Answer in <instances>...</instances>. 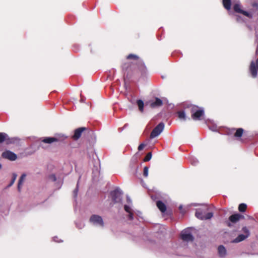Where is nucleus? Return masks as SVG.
<instances>
[{
	"label": "nucleus",
	"mask_w": 258,
	"mask_h": 258,
	"mask_svg": "<svg viewBox=\"0 0 258 258\" xmlns=\"http://www.w3.org/2000/svg\"><path fill=\"white\" fill-rule=\"evenodd\" d=\"M183 107L185 110H188L190 112L191 118L194 120L200 119L204 113L203 108L196 105L185 103L183 104Z\"/></svg>",
	"instance_id": "obj_1"
},
{
	"label": "nucleus",
	"mask_w": 258,
	"mask_h": 258,
	"mask_svg": "<svg viewBox=\"0 0 258 258\" xmlns=\"http://www.w3.org/2000/svg\"><path fill=\"white\" fill-rule=\"evenodd\" d=\"M208 211L207 207L198 209L196 210L195 216L197 218L202 220L210 219L213 216V213L208 212Z\"/></svg>",
	"instance_id": "obj_2"
},
{
	"label": "nucleus",
	"mask_w": 258,
	"mask_h": 258,
	"mask_svg": "<svg viewBox=\"0 0 258 258\" xmlns=\"http://www.w3.org/2000/svg\"><path fill=\"white\" fill-rule=\"evenodd\" d=\"M164 128V124L163 122L159 123L151 132L150 138L153 139L159 136Z\"/></svg>",
	"instance_id": "obj_3"
},
{
	"label": "nucleus",
	"mask_w": 258,
	"mask_h": 258,
	"mask_svg": "<svg viewBox=\"0 0 258 258\" xmlns=\"http://www.w3.org/2000/svg\"><path fill=\"white\" fill-rule=\"evenodd\" d=\"M122 195V191L118 188H116L110 192L112 200L114 203H119L121 201Z\"/></svg>",
	"instance_id": "obj_4"
},
{
	"label": "nucleus",
	"mask_w": 258,
	"mask_h": 258,
	"mask_svg": "<svg viewBox=\"0 0 258 258\" xmlns=\"http://www.w3.org/2000/svg\"><path fill=\"white\" fill-rule=\"evenodd\" d=\"M249 72L252 78H255L257 75L258 58L255 61H251L249 66Z\"/></svg>",
	"instance_id": "obj_5"
},
{
	"label": "nucleus",
	"mask_w": 258,
	"mask_h": 258,
	"mask_svg": "<svg viewBox=\"0 0 258 258\" xmlns=\"http://www.w3.org/2000/svg\"><path fill=\"white\" fill-rule=\"evenodd\" d=\"M2 157L13 161H15L17 159V155L10 150H6L2 154Z\"/></svg>",
	"instance_id": "obj_6"
},
{
	"label": "nucleus",
	"mask_w": 258,
	"mask_h": 258,
	"mask_svg": "<svg viewBox=\"0 0 258 258\" xmlns=\"http://www.w3.org/2000/svg\"><path fill=\"white\" fill-rule=\"evenodd\" d=\"M90 221L94 225L104 226V222L102 217L97 215H92L90 218Z\"/></svg>",
	"instance_id": "obj_7"
},
{
	"label": "nucleus",
	"mask_w": 258,
	"mask_h": 258,
	"mask_svg": "<svg viewBox=\"0 0 258 258\" xmlns=\"http://www.w3.org/2000/svg\"><path fill=\"white\" fill-rule=\"evenodd\" d=\"M88 130V128L85 127H79L75 130L74 134L72 138L74 140L77 141L81 137L83 132Z\"/></svg>",
	"instance_id": "obj_8"
},
{
	"label": "nucleus",
	"mask_w": 258,
	"mask_h": 258,
	"mask_svg": "<svg viewBox=\"0 0 258 258\" xmlns=\"http://www.w3.org/2000/svg\"><path fill=\"white\" fill-rule=\"evenodd\" d=\"M233 10L235 12L242 14L243 15H244L245 16H246L249 18L251 19L253 17L252 14H251L246 11L242 10L241 9L240 5L239 4H235L233 6Z\"/></svg>",
	"instance_id": "obj_9"
},
{
	"label": "nucleus",
	"mask_w": 258,
	"mask_h": 258,
	"mask_svg": "<svg viewBox=\"0 0 258 258\" xmlns=\"http://www.w3.org/2000/svg\"><path fill=\"white\" fill-rule=\"evenodd\" d=\"M180 237L182 240L186 242L192 241L194 239L191 233H187L186 232H182L181 234Z\"/></svg>",
	"instance_id": "obj_10"
},
{
	"label": "nucleus",
	"mask_w": 258,
	"mask_h": 258,
	"mask_svg": "<svg viewBox=\"0 0 258 258\" xmlns=\"http://www.w3.org/2000/svg\"><path fill=\"white\" fill-rule=\"evenodd\" d=\"M242 218H243V216L240 214H234L229 217V220L230 222L235 223Z\"/></svg>",
	"instance_id": "obj_11"
},
{
	"label": "nucleus",
	"mask_w": 258,
	"mask_h": 258,
	"mask_svg": "<svg viewBox=\"0 0 258 258\" xmlns=\"http://www.w3.org/2000/svg\"><path fill=\"white\" fill-rule=\"evenodd\" d=\"M163 105V101L161 99L156 97L155 101L150 102V106L152 108L161 106Z\"/></svg>",
	"instance_id": "obj_12"
},
{
	"label": "nucleus",
	"mask_w": 258,
	"mask_h": 258,
	"mask_svg": "<svg viewBox=\"0 0 258 258\" xmlns=\"http://www.w3.org/2000/svg\"><path fill=\"white\" fill-rule=\"evenodd\" d=\"M218 252L219 256L221 257H225L227 254V250L225 247L222 245H220L218 246Z\"/></svg>",
	"instance_id": "obj_13"
},
{
	"label": "nucleus",
	"mask_w": 258,
	"mask_h": 258,
	"mask_svg": "<svg viewBox=\"0 0 258 258\" xmlns=\"http://www.w3.org/2000/svg\"><path fill=\"white\" fill-rule=\"evenodd\" d=\"M156 206L162 213H165L166 211L167 207L166 205L161 201L156 202Z\"/></svg>",
	"instance_id": "obj_14"
},
{
	"label": "nucleus",
	"mask_w": 258,
	"mask_h": 258,
	"mask_svg": "<svg viewBox=\"0 0 258 258\" xmlns=\"http://www.w3.org/2000/svg\"><path fill=\"white\" fill-rule=\"evenodd\" d=\"M59 140L55 137H46L42 140V142L46 144H51L54 142H58Z\"/></svg>",
	"instance_id": "obj_15"
},
{
	"label": "nucleus",
	"mask_w": 258,
	"mask_h": 258,
	"mask_svg": "<svg viewBox=\"0 0 258 258\" xmlns=\"http://www.w3.org/2000/svg\"><path fill=\"white\" fill-rule=\"evenodd\" d=\"M248 236V234H246V235L243 234L239 235L235 239H234L232 242L234 243H238L244 240L245 238H246Z\"/></svg>",
	"instance_id": "obj_16"
},
{
	"label": "nucleus",
	"mask_w": 258,
	"mask_h": 258,
	"mask_svg": "<svg viewBox=\"0 0 258 258\" xmlns=\"http://www.w3.org/2000/svg\"><path fill=\"white\" fill-rule=\"evenodd\" d=\"M222 3L224 8L227 10H229L231 8V0H222Z\"/></svg>",
	"instance_id": "obj_17"
},
{
	"label": "nucleus",
	"mask_w": 258,
	"mask_h": 258,
	"mask_svg": "<svg viewBox=\"0 0 258 258\" xmlns=\"http://www.w3.org/2000/svg\"><path fill=\"white\" fill-rule=\"evenodd\" d=\"M244 130L242 128H238L236 129L235 133H234V137L236 138H240L242 137L243 134Z\"/></svg>",
	"instance_id": "obj_18"
},
{
	"label": "nucleus",
	"mask_w": 258,
	"mask_h": 258,
	"mask_svg": "<svg viewBox=\"0 0 258 258\" xmlns=\"http://www.w3.org/2000/svg\"><path fill=\"white\" fill-rule=\"evenodd\" d=\"M25 177H26V174H23L19 180L18 184V190H19V191H21V185H22V183H23L24 180L25 179Z\"/></svg>",
	"instance_id": "obj_19"
},
{
	"label": "nucleus",
	"mask_w": 258,
	"mask_h": 258,
	"mask_svg": "<svg viewBox=\"0 0 258 258\" xmlns=\"http://www.w3.org/2000/svg\"><path fill=\"white\" fill-rule=\"evenodd\" d=\"M178 117L179 119L185 120L186 119L185 113L184 111H179L177 112Z\"/></svg>",
	"instance_id": "obj_20"
},
{
	"label": "nucleus",
	"mask_w": 258,
	"mask_h": 258,
	"mask_svg": "<svg viewBox=\"0 0 258 258\" xmlns=\"http://www.w3.org/2000/svg\"><path fill=\"white\" fill-rule=\"evenodd\" d=\"M247 208V205L245 204H240L238 206V210L240 212H244Z\"/></svg>",
	"instance_id": "obj_21"
},
{
	"label": "nucleus",
	"mask_w": 258,
	"mask_h": 258,
	"mask_svg": "<svg viewBox=\"0 0 258 258\" xmlns=\"http://www.w3.org/2000/svg\"><path fill=\"white\" fill-rule=\"evenodd\" d=\"M137 104L140 111L143 112L144 110V102L142 100H138L137 101Z\"/></svg>",
	"instance_id": "obj_22"
},
{
	"label": "nucleus",
	"mask_w": 258,
	"mask_h": 258,
	"mask_svg": "<svg viewBox=\"0 0 258 258\" xmlns=\"http://www.w3.org/2000/svg\"><path fill=\"white\" fill-rule=\"evenodd\" d=\"M7 134L5 133H0V143H2L7 139Z\"/></svg>",
	"instance_id": "obj_23"
},
{
	"label": "nucleus",
	"mask_w": 258,
	"mask_h": 258,
	"mask_svg": "<svg viewBox=\"0 0 258 258\" xmlns=\"http://www.w3.org/2000/svg\"><path fill=\"white\" fill-rule=\"evenodd\" d=\"M126 58L127 59L138 60L139 57L136 54H130L127 56Z\"/></svg>",
	"instance_id": "obj_24"
},
{
	"label": "nucleus",
	"mask_w": 258,
	"mask_h": 258,
	"mask_svg": "<svg viewBox=\"0 0 258 258\" xmlns=\"http://www.w3.org/2000/svg\"><path fill=\"white\" fill-rule=\"evenodd\" d=\"M151 158H152V153L149 152L146 155L145 157L144 158L143 161H144V162H148L151 160Z\"/></svg>",
	"instance_id": "obj_25"
},
{
	"label": "nucleus",
	"mask_w": 258,
	"mask_h": 258,
	"mask_svg": "<svg viewBox=\"0 0 258 258\" xmlns=\"http://www.w3.org/2000/svg\"><path fill=\"white\" fill-rule=\"evenodd\" d=\"M7 139L5 140V142H6L7 144H10L14 143L15 142L14 139H11L9 137L8 135H7Z\"/></svg>",
	"instance_id": "obj_26"
},
{
	"label": "nucleus",
	"mask_w": 258,
	"mask_h": 258,
	"mask_svg": "<svg viewBox=\"0 0 258 258\" xmlns=\"http://www.w3.org/2000/svg\"><path fill=\"white\" fill-rule=\"evenodd\" d=\"M17 174L16 173H13V174L12 179V181H11V183H10V184L9 185V186H12L14 184V183L15 182V180H16V179L17 178Z\"/></svg>",
	"instance_id": "obj_27"
},
{
	"label": "nucleus",
	"mask_w": 258,
	"mask_h": 258,
	"mask_svg": "<svg viewBox=\"0 0 258 258\" xmlns=\"http://www.w3.org/2000/svg\"><path fill=\"white\" fill-rule=\"evenodd\" d=\"M148 170L149 168L148 167L145 166L144 168L143 175L145 177H147L148 175Z\"/></svg>",
	"instance_id": "obj_28"
},
{
	"label": "nucleus",
	"mask_w": 258,
	"mask_h": 258,
	"mask_svg": "<svg viewBox=\"0 0 258 258\" xmlns=\"http://www.w3.org/2000/svg\"><path fill=\"white\" fill-rule=\"evenodd\" d=\"M124 209L127 213H130L131 212L133 211L130 207L127 205H124Z\"/></svg>",
	"instance_id": "obj_29"
},
{
	"label": "nucleus",
	"mask_w": 258,
	"mask_h": 258,
	"mask_svg": "<svg viewBox=\"0 0 258 258\" xmlns=\"http://www.w3.org/2000/svg\"><path fill=\"white\" fill-rule=\"evenodd\" d=\"M145 146L146 145L145 144L142 143L139 146L138 149L139 151H141L144 148Z\"/></svg>",
	"instance_id": "obj_30"
},
{
	"label": "nucleus",
	"mask_w": 258,
	"mask_h": 258,
	"mask_svg": "<svg viewBox=\"0 0 258 258\" xmlns=\"http://www.w3.org/2000/svg\"><path fill=\"white\" fill-rule=\"evenodd\" d=\"M128 213V219L131 220H133L134 219V213L132 212H131L130 213Z\"/></svg>",
	"instance_id": "obj_31"
},
{
	"label": "nucleus",
	"mask_w": 258,
	"mask_h": 258,
	"mask_svg": "<svg viewBox=\"0 0 258 258\" xmlns=\"http://www.w3.org/2000/svg\"><path fill=\"white\" fill-rule=\"evenodd\" d=\"M139 63L140 65V69L143 70L145 69V66L144 64L143 63V61L141 60H139Z\"/></svg>",
	"instance_id": "obj_32"
},
{
	"label": "nucleus",
	"mask_w": 258,
	"mask_h": 258,
	"mask_svg": "<svg viewBox=\"0 0 258 258\" xmlns=\"http://www.w3.org/2000/svg\"><path fill=\"white\" fill-rule=\"evenodd\" d=\"M242 231L245 233H246L247 234L249 235V231H248V229L246 227H244L242 228Z\"/></svg>",
	"instance_id": "obj_33"
},
{
	"label": "nucleus",
	"mask_w": 258,
	"mask_h": 258,
	"mask_svg": "<svg viewBox=\"0 0 258 258\" xmlns=\"http://www.w3.org/2000/svg\"><path fill=\"white\" fill-rule=\"evenodd\" d=\"M50 178L52 179L53 181H55L56 180V177L54 174H52L50 176Z\"/></svg>",
	"instance_id": "obj_34"
},
{
	"label": "nucleus",
	"mask_w": 258,
	"mask_h": 258,
	"mask_svg": "<svg viewBox=\"0 0 258 258\" xmlns=\"http://www.w3.org/2000/svg\"><path fill=\"white\" fill-rule=\"evenodd\" d=\"M78 188H76L74 191V197H76L77 196V193H78Z\"/></svg>",
	"instance_id": "obj_35"
},
{
	"label": "nucleus",
	"mask_w": 258,
	"mask_h": 258,
	"mask_svg": "<svg viewBox=\"0 0 258 258\" xmlns=\"http://www.w3.org/2000/svg\"><path fill=\"white\" fill-rule=\"evenodd\" d=\"M252 6L256 9H258V4L257 3H253Z\"/></svg>",
	"instance_id": "obj_36"
},
{
	"label": "nucleus",
	"mask_w": 258,
	"mask_h": 258,
	"mask_svg": "<svg viewBox=\"0 0 258 258\" xmlns=\"http://www.w3.org/2000/svg\"><path fill=\"white\" fill-rule=\"evenodd\" d=\"M227 224V226L229 227H230L231 225L230 222H228Z\"/></svg>",
	"instance_id": "obj_37"
},
{
	"label": "nucleus",
	"mask_w": 258,
	"mask_h": 258,
	"mask_svg": "<svg viewBox=\"0 0 258 258\" xmlns=\"http://www.w3.org/2000/svg\"><path fill=\"white\" fill-rule=\"evenodd\" d=\"M179 209H182V206H180L179 207Z\"/></svg>",
	"instance_id": "obj_38"
},
{
	"label": "nucleus",
	"mask_w": 258,
	"mask_h": 258,
	"mask_svg": "<svg viewBox=\"0 0 258 258\" xmlns=\"http://www.w3.org/2000/svg\"><path fill=\"white\" fill-rule=\"evenodd\" d=\"M2 165L0 164V169L2 168Z\"/></svg>",
	"instance_id": "obj_39"
}]
</instances>
